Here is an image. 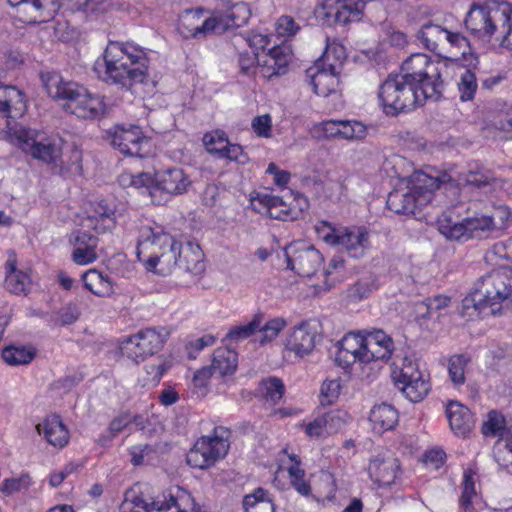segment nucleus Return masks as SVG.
<instances>
[{"instance_id": "f257e3e1", "label": "nucleus", "mask_w": 512, "mask_h": 512, "mask_svg": "<svg viewBox=\"0 0 512 512\" xmlns=\"http://www.w3.org/2000/svg\"><path fill=\"white\" fill-rule=\"evenodd\" d=\"M465 26L479 39L490 40L495 35L501 46L512 49V7L506 1L473 4L466 15Z\"/></svg>"}, {"instance_id": "f03ea898", "label": "nucleus", "mask_w": 512, "mask_h": 512, "mask_svg": "<svg viewBox=\"0 0 512 512\" xmlns=\"http://www.w3.org/2000/svg\"><path fill=\"white\" fill-rule=\"evenodd\" d=\"M128 50L123 43L110 42L104 51V80L107 83L130 89L134 84L144 83L147 78L146 59L142 51Z\"/></svg>"}, {"instance_id": "7ed1b4c3", "label": "nucleus", "mask_w": 512, "mask_h": 512, "mask_svg": "<svg viewBox=\"0 0 512 512\" xmlns=\"http://www.w3.org/2000/svg\"><path fill=\"white\" fill-rule=\"evenodd\" d=\"M505 278L502 266L481 276L473 290L462 300L459 309L461 316L471 320L488 314H500L503 309Z\"/></svg>"}, {"instance_id": "20e7f679", "label": "nucleus", "mask_w": 512, "mask_h": 512, "mask_svg": "<svg viewBox=\"0 0 512 512\" xmlns=\"http://www.w3.org/2000/svg\"><path fill=\"white\" fill-rule=\"evenodd\" d=\"M378 96L384 112L392 116L411 111L430 99L422 93V89L400 74H390L380 86Z\"/></svg>"}, {"instance_id": "39448f33", "label": "nucleus", "mask_w": 512, "mask_h": 512, "mask_svg": "<svg viewBox=\"0 0 512 512\" xmlns=\"http://www.w3.org/2000/svg\"><path fill=\"white\" fill-rule=\"evenodd\" d=\"M441 65L424 53H415L401 65V76L422 89L430 100L437 102L443 97L445 87L441 74Z\"/></svg>"}, {"instance_id": "423d86ee", "label": "nucleus", "mask_w": 512, "mask_h": 512, "mask_svg": "<svg viewBox=\"0 0 512 512\" xmlns=\"http://www.w3.org/2000/svg\"><path fill=\"white\" fill-rule=\"evenodd\" d=\"M418 41L428 50L442 55V50L449 45L460 51L466 66H475L478 57L471 52L469 40L459 32H452L432 21L424 23L418 30Z\"/></svg>"}, {"instance_id": "0eeeda50", "label": "nucleus", "mask_w": 512, "mask_h": 512, "mask_svg": "<svg viewBox=\"0 0 512 512\" xmlns=\"http://www.w3.org/2000/svg\"><path fill=\"white\" fill-rule=\"evenodd\" d=\"M315 230L320 239L340 251L363 254L372 246L370 231L365 226L335 227L329 222L321 221Z\"/></svg>"}, {"instance_id": "6e6552de", "label": "nucleus", "mask_w": 512, "mask_h": 512, "mask_svg": "<svg viewBox=\"0 0 512 512\" xmlns=\"http://www.w3.org/2000/svg\"><path fill=\"white\" fill-rule=\"evenodd\" d=\"M227 433L224 427H215L212 436L199 438L187 453V464L193 468L207 469L224 458L230 447L225 439Z\"/></svg>"}, {"instance_id": "1a4fd4ad", "label": "nucleus", "mask_w": 512, "mask_h": 512, "mask_svg": "<svg viewBox=\"0 0 512 512\" xmlns=\"http://www.w3.org/2000/svg\"><path fill=\"white\" fill-rule=\"evenodd\" d=\"M171 508H176V512H199L192 496L180 487L169 489L151 503L135 497L130 504L125 501L121 506L122 512H162Z\"/></svg>"}, {"instance_id": "9d476101", "label": "nucleus", "mask_w": 512, "mask_h": 512, "mask_svg": "<svg viewBox=\"0 0 512 512\" xmlns=\"http://www.w3.org/2000/svg\"><path fill=\"white\" fill-rule=\"evenodd\" d=\"M168 337L165 328H146L122 340L119 349L123 356L139 363L160 351Z\"/></svg>"}, {"instance_id": "9b49d317", "label": "nucleus", "mask_w": 512, "mask_h": 512, "mask_svg": "<svg viewBox=\"0 0 512 512\" xmlns=\"http://www.w3.org/2000/svg\"><path fill=\"white\" fill-rule=\"evenodd\" d=\"M391 377L413 403L422 401L430 391V384L419 370L418 364L408 357L401 359V365L394 364Z\"/></svg>"}, {"instance_id": "f8f14e48", "label": "nucleus", "mask_w": 512, "mask_h": 512, "mask_svg": "<svg viewBox=\"0 0 512 512\" xmlns=\"http://www.w3.org/2000/svg\"><path fill=\"white\" fill-rule=\"evenodd\" d=\"M104 138L120 153L132 157H144V147L149 144L141 128L137 125H115L105 131Z\"/></svg>"}, {"instance_id": "ddd939ff", "label": "nucleus", "mask_w": 512, "mask_h": 512, "mask_svg": "<svg viewBox=\"0 0 512 512\" xmlns=\"http://www.w3.org/2000/svg\"><path fill=\"white\" fill-rule=\"evenodd\" d=\"M324 258H285L286 269L295 271L301 277L320 275L325 284V290L334 286L337 277L330 278L344 269V260L331 258L328 267L323 265Z\"/></svg>"}, {"instance_id": "4468645a", "label": "nucleus", "mask_w": 512, "mask_h": 512, "mask_svg": "<svg viewBox=\"0 0 512 512\" xmlns=\"http://www.w3.org/2000/svg\"><path fill=\"white\" fill-rule=\"evenodd\" d=\"M62 105L66 111L81 119H99L107 113L104 97L91 94L84 86L78 83L68 100Z\"/></svg>"}, {"instance_id": "2eb2a0df", "label": "nucleus", "mask_w": 512, "mask_h": 512, "mask_svg": "<svg viewBox=\"0 0 512 512\" xmlns=\"http://www.w3.org/2000/svg\"><path fill=\"white\" fill-rule=\"evenodd\" d=\"M174 237L160 226H142L136 247V256H166L173 251Z\"/></svg>"}, {"instance_id": "dca6fc26", "label": "nucleus", "mask_w": 512, "mask_h": 512, "mask_svg": "<svg viewBox=\"0 0 512 512\" xmlns=\"http://www.w3.org/2000/svg\"><path fill=\"white\" fill-rule=\"evenodd\" d=\"M318 326L314 320H305L294 326L286 339V349L301 358L311 354L321 339Z\"/></svg>"}, {"instance_id": "f3484780", "label": "nucleus", "mask_w": 512, "mask_h": 512, "mask_svg": "<svg viewBox=\"0 0 512 512\" xmlns=\"http://www.w3.org/2000/svg\"><path fill=\"white\" fill-rule=\"evenodd\" d=\"M17 8L21 19L27 23L47 22L55 17L61 4L60 0H7Z\"/></svg>"}, {"instance_id": "a211bd4d", "label": "nucleus", "mask_w": 512, "mask_h": 512, "mask_svg": "<svg viewBox=\"0 0 512 512\" xmlns=\"http://www.w3.org/2000/svg\"><path fill=\"white\" fill-rule=\"evenodd\" d=\"M82 226L97 233H105L115 227V205L105 199L90 201L85 208Z\"/></svg>"}, {"instance_id": "6ab92c4d", "label": "nucleus", "mask_w": 512, "mask_h": 512, "mask_svg": "<svg viewBox=\"0 0 512 512\" xmlns=\"http://www.w3.org/2000/svg\"><path fill=\"white\" fill-rule=\"evenodd\" d=\"M171 260L172 258H146L143 264L147 271L160 275L169 274L173 269L191 275H200L206 269L204 258H173V266L170 265Z\"/></svg>"}, {"instance_id": "aec40b11", "label": "nucleus", "mask_w": 512, "mask_h": 512, "mask_svg": "<svg viewBox=\"0 0 512 512\" xmlns=\"http://www.w3.org/2000/svg\"><path fill=\"white\" fill-rule=\"evenodd\" d=\"M204 10L191 9L184 11L179 18L178 30L185 38H197L208 33H216V19L214 16L203 19Z\"/></svg>"}, {"instance_id": "412c9836", "label": "nucleus", "mask_w": 512, "mask_h": 512, "mask_svg": "<svg viewBox=\"0 0 512 512\" xmlns=\"http://www.w3.org/2000/svg\"><path fill=\"white\" fill-rule=\"evenodd\" d=\"M364 355L366 363L388 361L394 351V342L392 338L382 330L367 332L363 336Z\"/></svg>"}, {"instance_id": "4be33fe9", "label": "nucleus", "mask_w": 512, "mask_h": 512, "mask_svg": "<svg viewBox=\"0 0 512 512\" xmlns=\"http://www.w3.org/2000/svg\"><path fill=\"white\" fill-rule=\"evenodd\" d=\"M363 355V335L360 333H348L338 342L335 362L343 368H348L357 361L366 363Z\"/></svg>"}, {"instance_id": "5701e85b", "label": "nucleus", "mask_w": 512, "mask_h": 512, "mask_svg": "<svg viewBox=\"0 0 512 512\" xmlns=\"http://www.w3.org/2000/svg\"><path fill=\"white\" fill-rule=\"evenodd\" d=\"M190 185L191 180L182 168H167L155 174L154 188L157 191L179 195L185 193Z\"/></svg>"}, {"instance_id": "b1692460", "label": "nucleus", "mask_w": 512, "mask_h": 512, "mask_svg": "<svg viewBox=\"0 0 512 512\" xmlns=\"http://www.w3.org/2000/svg\"><path fill=\"white\" fill-rule=\"evenodd\" d=\"M399 463L392 455H377L370 461L368 472L370 477L381 486H390L394 483Z\"/></svg>"}, {"instance_id": "393cba45", "label": "nucleus", "mask_w": 512, "mask_h": 512, "mask_svg": "<svg viewBox=\"0 0 512 512\" xmlns=\"http://www.w3.org/2000/svg\"><path fill=\"white\" fill-rule=\"evenodd\" d=\"M306 73L311 78L313 91L318 96L327 97L336 91L339 78L333 65H329L327 69L317 64L315 68L308 69Z\"/></svg>"}, {"instance_id": "a878e982", "label": "nucleus", "mask_w": 512, "mask_h": 512, "mask_svg": "<svg viewBox=\"0 0 512 512\" xmlns=\"http://www.w3.org/2000/svg\"><path fill=\"white\" fill-rule=\"evenodd\" d=\"M40 81L52 99L63 103L68 100L77 84L74 81L64 80L61 74L56 71L41 72Z\"/></svg>"}, {"instance_id": "bb28decb", "label": "nucleus", "mask_w": 512, "mask_h": 512, "mask_svg": "<svg viewBox=\"0 0 512 512\" xmlns=\"http://www.w3.org/2000/svg\"><path fill=\"white\" fill-rule=\"evenodd\" d=\"M450 428L455 434L466 436L474 426V417L469 408L458 401H451L446 407Z\"/></svg>"}, {"instance_id": "cd10ccee", "label": "nucleus", "mask_w": 512, "mask_h": 512, "mask_svg": "<svg viewBox=\"0 0 512 512\" xmlns=\"http://www.w3.org/2000/svg\"><path fill=\"white\" fill-rule=\"evenodd\" d=\"M251 16L250 8L245 3H237L225 13L215 15L216 33L222 34L228 29L239 28L245 25Z\"/></svg>"}, {"instance_id": "c85d7f7f", "label": "nucleus", "mask_w": 512, "mask_h": 512, "mask_svg": "<svg viewBox=\"0 0 512 512\" xmlns=\"http://www.w3.org/2000/svg\"><path fill=\"white\" fill-rule=\"evenodd\" d=\"M5 285L8 291L13 294H27L28 286L31 284L30 268H19L16 259H9L5 265Z\"/></svg>"}, {"instance_id": "c756f323", "label": "nucleus", "mask_w": 512, "mask_h": 512, "mask_svg": "<svg viewBox=\"0 0 512 512\" xmlns=\"http://www.w3.org/2000/svg\"><path fill=\"white\" fill-rule=\"evenodd\" d=\"M36 429L53 446L63 447L68 443L69 433L59 415L47 416L43 423L37 424Z\"/></svg>"}, {"instance_id": "7c9ffc66", "label": "nucleus", "mask_w": 512, "mask_h": 512, "mask_svg": "<svg viewBox=\"0 0 512 512\" xmlns=\"http://www.w3.org/2000/svg\"><path fill=\"white\" fill-rule=\"evenodd\" d=\"M386 204L389 210L403 215L414 214L416 208L423 205L422 199L418 198L411 188L406 192L400 190L390 192Z\"/></svg>"}, {"instance_id": "2f4dec72", "label": "nucleus", "mask_w": 512, "mask_h": 512, "mask_svg": "<svg viewBox=\"0 0 512 512\" xmlns=\"http://www.w3.org/2000/svg\"><path fill=\"white\" fill-rule=\"evenodd\" d=\"M398 411L390 404L375 405L369 415L373 430L377 433L392 430L398 423Z\"/></svg>"}, {"instance_id": "473e14b6", "label": "nucleus", "mask_w": 512, "mask_h": 512, "mask_svg": "<svg viewBox=\"0 0 512 512\" xmlns=\"http://www.w3.org/2000/svg\"><path fill=\"white\" fill-rule=\"evenodd\" d=\"M237 352L230 347L217 348L213 353L212 368L221 377L232 375L237 368Z\"/></svg>"}, {"instance_id": "72a5a7b5", "label": "nucleus", "mask_w": 512, "mask_h": 512, "mask_svg": "<svg viewBox=\"0 0 512 512\" xmlns=\"http://www.w3.org/2000/svg\"><path fill=\"white\" fill-rule=\"evenodd\" d=\"M84 286L94 295L105 297L113 293V283L108 275L97 269H90L82 275Z\"/></svg>"}, {"instance_id": "f704fd0d", "label": "nucleus", "mask_w": 512, "mask_h": 512, "mask_svg": "<svg viewBox=\"0 0 512 512\" xmlns=\"http://www.w3.org/2000/svg\"><path fill=\"white\" fill-rule=\"evenodd\" d=\"M245 512H275V506L270 493L262 487L256 488L243 498Z\"/></svg>"}, {"instance_id": "c9c22d12", "label": "nucleus", "mask_w": 512, "mask_h": 512, "mask_svg": "<svg viewBox=\"0 0 512 512\" xmlns=\"http://www.w3.org/2000/svg\"><path fill=\"white\" fill-rule=\"evenodd\" d=\"M70 243L74 247L71 256H97L98 238L85 231L73 232L70 236Z\"/></svg>"}, {"instance_id": "e433bc0d", "label": "nucleus", "mask_w": 512, "mask_h": 512, "mask_svg": "<svg viewBox=\"0 0 512 512\" xmlns=\"http://www.w3.org/2000/svg\"><path fill=\"white\" fill-rule=\"evenodd\" d=\"M441 188V181L439 178L431 177L426 173H417L411 189L418 198L422 199V204L431 201V194L433 191Z\"/></svg>"}, {"instance_id": "4c0bfd02", "label": "nucleus", "mask_w": 512, "mask_h": 512, "mask_svg": "<svg viewBox=\"0 0 512 512\" xmlns=\"http://www.w3.org/2000/svg\"><path fill=\"white\" fill-rule=\"evenodd\" d=\"M481 432L486 437L506 438L509 430L506 427L505 417L497 410H491L481 427Z\"/></svg>"}, {"instance_id": "58836bf2", "label": "nucleus", "mask_w": 512, "mask_h": 512, "mask_svg": "<svg viewBox=\"0 0 512 512\" xmlns=\"http://www.w3.org/2000/svg\"><path fill=\"white\" fill-rule=\"evenodd\" d=\"M263 321V314L257 313L253 316L252 320L247 324H241L232 327L226 334L223 341L227 342H240L251 337L258 329Z\"/></svg>"}, {"instance_id": "ea45409f", "label": "nucleus", "mask_w": 512, "mask_h": 512, "mask_svg": "<svg viewBox=\"0 0 512 512\" xmlns=\"http://www.w3.org/2000/svg\"><path fill=\"white\" fill-rule=\"evenodd\" d=\"M31 155L45 163H54L61 156L60 148L51 140L34 141L30 148Z\"/></svg>"}, {"instance_id": "a19ab883", "label": "nucleus", "mask_w": 512, "mask_h": 512, "mask_svg": "<svg viewBox=\"0 0 512 512\" xmlns=\"http://www.w3.org/2000/svg\"><path fill=\"white\" fill-rule=\"evenodd\" d=\"M450 302L451 298L442 294L425 299V301L417 305V319H431L434 312L447 308L450 305Z\"/></svg>"}, {"instance_id": "79ce46f5", "label": "nucleus", "mask_w": 512, "mask_h": 512, "mask_svg": "<svg viewBox=\"0 0 512 512\" xmlns=\"http://www.w3.org/2000/svg\"><path fill=\"white\" fill-rule=\"evenodd\" d=\"M290 60L291 55L288 48L278 46L270 49L269 60L265 61V65L273 70L269 77L284 74Z\"/></svg>"}, {"instance_id": "37998d69", "label": "nucleus", "mask_w": 512, "mask_h": 512, "mask_svg": "<svg viewBox=\"0 0 512 512\" xmlns=\"http://www.w3.org/2000/svg\"><path fill=\"white\" fill-rule=\"evenodd\" d=\"M468 238H482L495 228L493 218L490 216H475L466 218Z\"/></svg>"}, {"instance_id": "c03bdc74", "label": "nucleus", "mask_w": 512, "mask_h": 512, "mask_svg": "<svg viewBox=\"0 0 512 512\" xmlns=\"http://www.w3.org/2000/svg\"><path fill=\"white\" fill-rule=\"evenodd\" d=\"M340 138L345 140H364L368 135V127L357 120H341Z\"/></svg>"}, {"instance_id": "a18cd8bd", "label": "nucleus", "mask_w": 512, "mask_h": 512, "mask_svg": "<svg viewBox=\"0 0 512 512\" xmlns=\"http://www.w3.org/2000/svg\"><path fill=\"white\" fill-rule=\"evenodd\" d=\"M260 388L264 398L274 404L280 401L285 391L282 380L275 376L263 379L260 382Z\"/></svg>"}, {"instance_id": "49530a36", "label": "nucleus", "mask_w": 512, "mask_h": 512, "mask_svg": "<svg viewBox=\"0 0 512 512\" xmlns=\"http://www.w3.org/2000/svg\"><path fill=\"white\" fill-rule=\"evenodd\" d=\"M3 360L11 366L25 365L34 358V353L25 347L9 346L2 351Z\"/></svg>"}, {"instance_id": "de8ad7c7", "label": "nucleus", "mask_w": 512, "mask_h": 512, "mask_svg": "<svg viewBox=\"0 0 512 512\" xmlns=\"http://www.w3.org/2000/svg\"><path fill=\"white\" fill-rule=\"evenodd\" d=\"M495 181L494 174L483 167L475 170L470 169L464 178L466 185L473 186L477 189L484 188Z\"/></svg>"}, {"instance_id": "09e8293b", "label": "nucleus", "mask_w": 512, "mask_h": 512, "mask_svg": "<svg viewBox=\"0 0 512 512\" xmlns=\"http://www.w3.org/2000/svg\"><path fill=\"white\" fill-rule=\"evenodd\" d=\"M341 378L326 379L320 390V403L323 406L332 405L339 397L341 392Z\"/></svg>"}, {"instance_id": "8fccbe9b", "label": "nucleus", "mask_w": 512, "mask_h": 512, "mask_svg": "<svg viewBox=\"0 0 512 512\" xmlns=\"http://www.w3.org/2000/svg\"><path fill=\"white\" fill-rule=\"evenodd\" d=\"M468 362L469 358L464 354L454 355L449 359L448 372L455 385L465 382V367Z\"/></svg>"}, {"instance_id": "3c124183", "label": "nucleus", "mask_w": 512, "mask_h": 512, "mask_svg": "<svg viewBox=\"0 0 512 512\" xmlns=\"http://www.w3.org/2000/svg\"><path fill=\"white\" fill-rule=\"evenodd\" d=\"M493 454L499 465L507 466L512 463V433L509 432L506 438L497 440Z\"/></svg>"}, {"instance_id": "603ef678", "label": "nucleus", "mask_w": 512, "mask_h": 512, "mask_svg": "<svg viewBox=\"0 0 512 512\" xmlns=\"http://www.w3.org/2000/svg\"><path fill=\"white\" fill-rule=\"evenodd\" d=\"M460 92V99L462 101H469L474 98L477 89V79L475 73L471 69H466L458 83Z\"/></svg>"}, {"instance_id": "864d4df0", "label": "nucleus", "mask_w": 512, "mask_h": 512, "mask_svg": "<svg viewBox=\"0 0 512 512\" xmlns=\"http://www.w3.org/2000/svg\"><path fill=\"white\" fill-rule=\"evenodd\" d=\"M213 151L217 152V157L229 159L239 164H245L249 160V157L244 153L242 146L238 144H230L229 142H226V144L220 148H213Z\"/></svg>"}, {"instance_id": "5fc2aeb1", "label": "nucleus", "mask_w": 512, "mask_h": 512, "mask_svg": "<svg viewBox=\"0 0 512 512\" xmlns=\"http://www.w3.org/2000/svg\"><path fill=\"white\" fill-rule=\"evenodd\" d=\"M498 131H512V109L505 112L498 113L491 124H487L483 129V136L489 138L491 135V129Z\"/></svg>"}, {"instance_id": "6e6d98bb", "label": "nucleus", "mask_w": 512, "mask_h": 512, "mask_svg": "<svg viewBox=\"0 0 512 512\" xmlns=\"http://www.w3.org/2000/svg\"><path fill=\"white\" fill-rule=\"evenodd\" d=\"M325 422L327 434L337 433L348 421V414L342 410H334L322 415Z\"/></svg>"}, {"instance_id": "4d7b16f0", "label": "nucleus", "mask_w": 512, "mask_h": 512, "mask_svg": "<svg viewBox=\"0 0 512 512\" xmlns=\"http://www.w3.org/2000/svg\"><path fill=\"white\" fill-rule=\"evenodd\" d=\"M286 325L287 322L284 318H274L263 326L261 324L258 329L262 333L259 343L263 345L274 340Z\"/></svg>"}, {"instance_id": "13d9d810", "label": "nucleus", "mask_w": 512, "mask_h": 512, "mask_svg": "<svg viewBox=\"0 0 512 512\" xmlns=\"http://www.w3.org/2000/svg\"><path fill=\"white\" fill-rule=\"evenodd\" d=\"M341 2L342 0H323L316 9V15L327 25L334 26Z\"/></svg>"}, {"instance_id": "bf43d9fd", "label": "nucleus", "mask_w": 512, "mask_h": 512, "mask_svg": "<svg viewBox=\"0 0 512 512\" xmlns=\"http://www.w3.org/2000/svg\"><path fill=\"white\" fill-rule=\"evenodd\" d=\"M202 253L203 251L199 242L196 239L189 238L180 241L174 239L173 251H170V254L174 256L199 255Z\"/></svg>"}, {"instance_id": "052dcab7", "label": "nucleus", "mask_w": 512, "mask_h": 512, "mask_svg": "<svg viewBox=\"0 0 512 512\" xmlns=\"http://www.w3.org/2000/svg\"><path fill=\"white\" fill-rule=\"evenodd\" d=\"M462 486L463 490L459 502L461 508L465 511H468L471 508L472 498L475 495L474 481L471 474H468L467 472L464 473Z\"/></svg>"}, {"instance_id": "680f3d73", "label": "nucleus", "mask_w": 512, "mask_h": 512, "mask_svg": "<svg viewBox=\"0 0 512 512\" xmlns=\"http://www.w3.org/2000/svg\"><path fill=\"white\" fill-rule=\"evenodd\" d=\"M130 185L135 188H145L146 191L149 192L151 197H153L155 190V177H152L150 173L141 172L136 175L130 176Z\"/></svg>"}, {"instance_id": "e2e57ef3", "label": "nucleus", "mask_w": 512, "mask_h": 512, "mask_svg": "<svg viewBox=\"0 0 512 512\" xmlns=\"http://www.w3.org/2000/svg\"><path fill=\"white\" fill-rule=\"evenodd\" d=\"M361 11L357 7H353L342 0L339 10L335 18V25H345L352 19H360Z\"/></svg>"}, {"instance_id": "0e129e2a", "label": "nucleus", "mask_w": 512, "mask_h": 512, "mask_svg": "<svg viewBox=\"0 0 512 512\" xmlns=\"http://www.w3.org/2000/svg\"><path fill=\"white\" fill-rule=\"evenodd\" d=\"M228 142L227 136L224 131L216 130L214 132L206 133L203 137V143L210 154L216 155L217 152L213 148H220L224 143Z\"/></svg>"}, {"instance_id": "69168bd1", "label": "nucleus", "mask_w": 512, "mask_h": 512, "mask_svg": "<svg viewBox=\"0 0 512 512\" xmlns=\"http://www.w3.org/2000/svg\"><path fill=\"white\" fill-rule=\"evenodd\" d=\"M275 203H280V197L269 194H257L256 197H251V205L255 210L263 213L262 209L268 213L271 208L274 209Z\"/></svg>"}, {"instance_id": "338daca9", "label": "nucleus", "mask_w": 512, "mask_h": 512, "mask_svg": "<svg viewBox=\"0 0 512 512\" xmlns=\"http://www.w3.org/2000/svg\"><path fill=\"white\" fill-rule=\"evenodd\" d=\"M274 210L271 208L267 213L270 218L283 221L294 220L297 218V212L291 209L281 198L280 203H275Z\"/></svg>"}, {"instance_id": "774afa93", "label": "nucleus", "mask_w": 512, "mask_h": 512, "mask_svg": "<svg viewBox=\"0 0 512 512\" xmlns=\"http://www.w3.org/2000/svg\"><path fill=\"white\" fill-rule=\"evenodd\" d=\"M80 311L74 304H67L57 312V322L60 325H70L78 320Z\"/></svg>"}]
</instances>
